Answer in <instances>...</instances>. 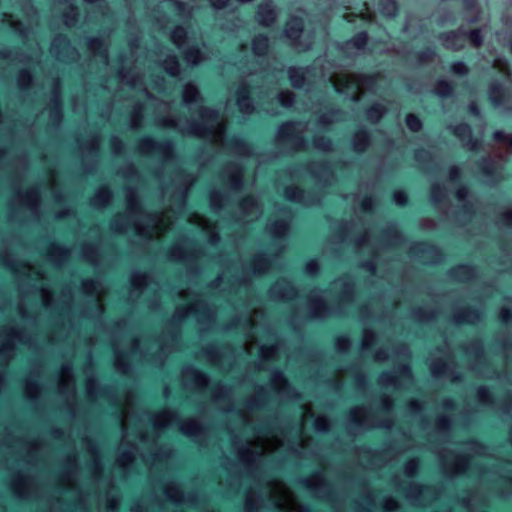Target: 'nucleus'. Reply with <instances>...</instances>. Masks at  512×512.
Here are the masks:
<instances>
[{
    "instance_id": "obj_52",
    "label": "nucleus",
    "mask_w": 512,
    "mask_h": 512,
    "mask_svg": "<svg viewBox=\"0 0 512 512\" xmlns=\"http://www.w3.org/2000/svg\"><path fill=\"white\" fill-rule=\"evenodd\" d=\"M229 189L233 192H241L245 187L243 170L239 165H235V172L228 177Z\"/></svg>"
},
{
    "instance_id": "obj_36",
    "label": "nucleus",
    "mask_w": 512,
    "mask_h": 512,
    "mask_svg": "<svg viewBox=\"0 0 512 512\" xmlns=\"http://www.w3.org/2000/svg\"><path fill=\"white\" fill-rule=\"evenodd\" d=\"M159 65L170 77L177 78L181 75V65L178 57L174 53H169L159 62Z\"/></svg>"
},
{
    "instance_id": "obj_59",
    "label": "nucleus",
    "mask_w": 512,
    "mask_h": 512,
    "mask_svg": "<svg viewBox=\"0 0 512 512\" xmlns=\"http://www.w3.org/2000/svg\"><path fill=\"white\" fill-rule=\"evenodd\" d=\"M110 146L112 154L116 157L123 156L126 153L125 142L115 134L110 137Z\"/></svg>"
},
{
    "instance_id": "obj_30",
    "label": "nucleus",
    "mask_w": 512,
    "mask_h": 512,
    "mask_svg": "<svg viewBox=\"0 0 512 512\" xmlns=\"http://www.w3.org/2000/svg\"><path fill=\"white\" fill-rule=\"evenodd\" d=\"M369 41V34L367 31H360L353 35L348 40L339 45V49L343 52H348L351 49L364 51Z\"/></svg>"
},
{
    "instance_id": "obj_5",
    "label": "nucleus",
    "mask_w": 512,
    "mask_h": 512,
    "mask_svg": "<svg viewBox=\"0 0 512 512\" xmlns=\"http://www.w3.org/2000/svg\"><path fill=\"white\" fill-rule=\"evenodd\" d=\"M15 202L19 206L27 208L33 220H40L42 216V196L38 188L23 190L18 185L15 187V199L9 202V220L12 222L17 220V212L13 209Z\"/></svg>"
},
{
    "instance_id": "obj_31",
    "label": "nucleus",
    "mask_w": 512,
    "mask_h": 512,
    "mask_svg": "<svg viewBox=\"0 0 512 512\" xmlns=\"http://www.w3.org/2000/svg\"><path fill=\"white\" fill-rule=\"evenodd\" d=\"M229 200V194L220 189H212L208 194L209 207L215 214L222 212Z\"/></svg>"
},
{
    "instance_id": "obj_55",
    "label": "nucleus",
    "mask_w": 512,
    "mask_h": 512,
    "mask_svg": "<svg viewBox=\"0 0 512 512\" xmlns=\"http://www.w3.org/2000/svg\"><path fill=\"white\" fill-rule=\"evenodd\" d=\"M276 100L283 108L290 109L295 105L296 96L292 91L285 89L277 94Z\"/></svg>"
},
{
    "instance_id": "obj_4",
    "label": "nucleus",
    "mask_w": 512,
    "mask_h": 512,
    "mask_svg": "<svg viewBox=\"0 0 512 512\" xmlns=\"http://www.w3.org/2000/svg\"><path fill=\"white\" fill-rule=\"evenodd\" d=\"M301 121L287 120L278 125L275 141L278 145H290L289 152H297L308 148V141L302 133Z\"/></svg>"
},
{
    "instance_id": "obj_15",
    "label": "nucleus",
    "mask_w": 512,
    "mask_h": 512,
    "mask_svg": "<svg viewBox=\"0 0 512 512\" xmlns=\"http://www.w3.org/2000/svg\"><path fill=\"white\" fill-rule=\"evenodd\" d=\"M200 257V251H189L183 243H176L167 252V259L171 262L194 264Z\"/></svg>"
},
{
    "instance_id": "obj_34",
    "label": "nucleus",
    "mask_w": 512,
    "mask_h": 512,
    "mask_svg": "<svg viewBox=\"0 0 512 512\" xmlns=\"http://www.w3.org/2000/svg\"><path fill=\"white\" fill-rule=\"evenodd\" d=\"M16 85L18 89L27 94L35 85V77L29 68L20 69L16 76Z\"/></svg>"
},
{
    "instance_id": "obj_19",
    "label": "nucleus",
    "mask_w": 512,
    "mask_h": 512,
    "mask_svg": "<svg viewBox=\"0 0 512 512\" xmlns=\"http://www.w3.org/2000/svg\"><path fill=\"white\" fill-rule=\"evenodd\" d=\"M278 18L277 10L271 1L261 3L256 10L255 19L259 26L272 27Z\"/></svg>"
},
{
    "instance_id": "obj_63",
    "label": "nucleus",
    "mask_w": 512,
    "mask_h": 512,
    "mask_svg": "<svg viewBox=\"0 0 512 512\" xmlns=\"http://www.w3.org/2000/svg\"><path fill=\"white\" fill-rule=\"evenodd\" d=\"M172 2L175 10L181 17L185 19L192 17V7L187 2L181 0H172Z\"/></svg>"
},
{
    "instance_id": "obj_24",
    "label": "nucleus",
    "mask_w": 512,
    "mask_h": 512,
    "mask_svg": "<svg viewBox=\"0 0 512 512\" xmlns=\"http://www.w3.org/2000/svg\"><path fill=\"white\" fill-rule=\"evenodd\" d=\"M437 39L442 42L447 50L458 52L464 49V44L461 42L463 39V28L440 32Z\"/></svg>"
},
{
    "instance_id": "obj_25",
    "label": "nucleus",
    "mask_w": 512,
    "mask_h": 512,
    "mask_svg": "<svg viewBox=\"0 0 512 512\" xmlns=\"http://www.w3.org/2000/svg\"><path fill=\"white\" fill-rule=\"evenodd\" d=\"M475 167L478 172L487 180L488 184H492L497 178L496 161L490 155L481 156L476 162Z\"/></svg>"
},
{
    "instance_id": "obj_35",
    "label": "nucleus",
    "mask_w": 512,
    "mask_h": 512,
    "mask_svg": "<svg viewBox=\"0 0 512 512\" xmlns=\"http://www.w3.org/2000/svg\"><path fill=\"white\" fill-rule=\"evenodd\" d=\"M488 98L492 105L500 108L505 103V88L504 85L496 80L493 81L488 87Z\"/></svg>"
},
{
    "instance_id": "obj_7",
    "label": "nucleus",
    "mask_w": 512,
    "mask_h": 512,
    "mask_svg": "<svg viewBox=\"0 0 512 512\" xmlns=\"http://www.w3.org/2000/svg\"><path fill=\"white\" fill-rule=\"evenodd\" d=\"M409 255L412 259L423 261L430 266L440 265L445 260L439 246L424 240L413 241L409 246Z\"/></svg>"
},
{
    "instance_id": "obj_48",
    "label": "nucleus",
    "mask_w": 512,
    "mask_h": 512,
    "mask_svg": "<svg viewBox=\"0 0 512 512\" xmlns=\"http://www.w3.org/2000/svg\"><path fill=\"white\" fill-rule=\"evenodd\" d=\"M144 121V105L141 102H137L131 111L129 118V128L131 130H139L142 128Z\"/></svg>"
},
{
    "instance_id": "obj_60",
    "label": "nucleus",
    "mask_w": 512,
    "mask_h": 512,
    "mask_svg": "<svg viewBox=\"0 0 512 512\" xmlns=\"http://www.w3.org/2000/svg\"><path fill=\"white\" fill-rule=\"evenodd\" d=\"M321 265L317 258H312L308 260L303 268V272L306 276L314 278L320 274Z\"/></svg>"
},
{
    "instance_id": "obj_33",
    "label": "nucleus",
    "mask_w": 512,
    "mask_h": 512,
    "mask_svg": "<svg viewBox=\"0 0 512 512\" xmlns=\"http://www.w3.org/2000/svg\"><path fill=\"white\" fill-rule=\"evenodd\" d=\"M180 51L182 53L184 61L192 67L199 66L206 60L205 53L197 45H191L186 48L184 47Z\"/></svg>"
},
{
    "instance_id": "obj_12",
    "label": "nucleus",
    "mask_w": 512,
    "mask_h": 512,
    "mask_svg": "<svg viewBox=\"0 0 512 512\" xmlns=\"http://www.w3.org/2000/svg\"><path fill=\"white\" fill-rule=\"evenodd\" d=\"M408 242L406 235L397 229L396 222L389 223L380 235V244L386 249H393L402 246Z\"/></svg>"
},
{
    "instance_id": "obj_17",
    "label": "nucleus",
    "mask_w": 512,
    "mask_h": 512,
    "mask_svg": "<svg viewBox=\"0 0 512 512\" xmlns=\"http://www.w3.org/2000/svg\"><path fill=\"white\" fill-rule=\"evenodd\" d=\"M236 105L239 111L244 115H252L256 111V105L251 91L246 83H242L235 92Z\"/></svg>"
},
{
    "instance_id": "obj_45",
    "label": "nucleus",
    "mask_w": 512,
    "mask_h": 512,
    "mask_svg": "<svg viewBox=\"0 0 512 512\" xmlns=\"http://www.w3.org/2000/svg\"><path fill=\"white\" fill-rule=\"evenodd\" d=\"M170 40L178 50H182L188 41V30L183 25L175 26L170 32Z\"/></svg>"
},
{
    "instance_id": "obj_42",
    "label": "nucleus",
    "mask_w": 512,
    "mask_h": 512,
    "mask_svg": "<svg viewBox=\"0 0 512 512\" xmlns=\"http://www.w3.org/2000/svg\"><path fill=\"white\" fill-rule=\"evenodd\" d=\"M64 122V108H49L48 127L52 132H59Z\"/></svg>"
},
{
    "instance_id": "obj_50",
    "label": "nucleus",
    "mask_w": 512,
    "mask_h": 512,
    "mask_svg": "<svg viewBox=\"0 0 512 512\" xmlns=\"http://www.w3.org/2000/svg\"><path fill=\"white\" fill-rule=\"evenodd\" d=\"M239 209L244 216H250L254 212H260L261 205L255 197L245 196L239 202Z\"/></svg>"
},
{
    "instance_id": "obj_64",
    "label": "nucleus",
    "mask_w": 512,
    "mask_h": 512,
    "mask_svg": "<svg viewBox=\"0 0 512 512\" xmlns=\"http://www.w3.org/2000/svg\"><path fill=\"white\" fill-rule=\"evenodd\" d=\"M462 205L458 211V215H463L467 220H470L475 215V206L471 200L461 202Z\"/></svg>"
},
{
    "instance_id": "obj_58",
    "label": "nucleus",
    "mask_w": 512,
    "mask_h": 512,
    "mask_svg": "<svg viewBox=\"0 0 512 512\" xmlns=\"http://www.w3.org/2000/svg\"><path fill=\"white\" fill-rule=\"evenodd\" d=\"M436 57L437 53L433 47H427L416 53V61L419 66L432 62Z\"/></svg>"
},
{
    "instance_id": "obj_39",
    "label": "nucleus",
    "mask_w": 512,
    "mask_h": 512,
    "mask_svg": "<svg viewBox=\"0 0 512 512\" xmlns=\"http://www.w3.org/2000/svg\"><path fill=\"white\" fill-rule=\"evenodd\" d=\"M270 48V39L266 34L259 33L252 40V52L257 57H265Z\"/></svg>"
},
{
    "instance_id": "obj_2",
    "label": "nucleus",
    "mask_w": 512,
    "mask_h": 512,
    "mask_svg": "<svg viewBox=\"0 0 512 512\" xmlns=\"http://www.w3.org/2000/svg\"><path fill=\"white\" fill-rule=\"evenodd\" d=\"M199 119L187 118L185 125L180 126L179 119L173 116H165L159 120V125L165 128L178 130L183 135L201 139H211L215 135L214 124L220 118L217 108L200 105L198 109Z\"/></svg>"
},
{
    "instance_id": "obj_41",
    "label": "nucleus",
    "mask_w": 512,
    "mask_h": 512,
    "mask_svg": "<svg viewBox=\"0 0 512 512\" xmlns=\"http://www.w3.org/2000/svg\"><path fill=\"white\" fill-rule=\"evenodd\" d=\"M430 203L434 207L442 205L448 198L446 187L438 182L433 183L430 187Z\"/></svg>"
},
{
    "instance_id": "obj_51",
    "label": "nucleus",
    "mask_w": 512,
    "mask_h": 512,
    "mask_svg": "<svg viewBox=\"0 0 512 512\" xmlns=\"http://www.w3.org/2000/svg\"><path fill=\"white\" fill-rule=\"evenodd\" d=\"M49 108H64L62 99V84L59 78L53 81L49 103Z\"/></svg>"
},
{
    "instance_id": "obj_27",
    "label": "nucleus",
    "mask_w": 512,
    "mask_h": 512,
    "mask_svg": "<svg viewBox=\"0 0 512 512\" xmlns=\"http://www.w3.org/2000/svg\"><path fill=\"white\" fill-rule=\"evenodd\" d=\"M309 66H290L287 69V77L291 86L296 90L303 89L307 84V73Z\"/></svg>"
},
{
    "instance_id": "obj_26",
    "label": "nucleus",
    "mask_w": 512,
    "mask_h": 512,
    "mask_svg": "<svg viewBox=\"0 0 512 512\" xmlns=\"http://www.w3.org/2000/svg\"><path fill=\"white\" fill-rule=\"evenodd\" d=\"M79 258L93 266H98L102 258L100 243H83L80 247Z\"/></svg>"
},
{
    "instance_id": "obj_6",
    "label": "nucleus",
    "mask_w": 512,
    "mask_h": 512,
    "mask_svg": "<svg viewBox=\"0 0 512 512\" xmlns=\"http://www.w3.org/2000/svg\"><path fill=\"white\" fill-rule=\"evenodd\" d=\"M137 151L142 155L159 153L166 164L174 163L178 160L175 144L170 139L159 141L151 136H144L137 143Z\"/></svg>"
},
{
    "instance_id": "obj_54",
    "label": "nucleus",
    "mask_w": 512,
    "mask_h": 512,
    "mask_svg": "<svg viewBox=\"0 0 512 512\" xmlns=\"http://www.w3.org/2000/svg\"><path fill=\"white\" fill-rule=\"evenodd\" d=\"M414 160L421 166L427 167L434 163L432 152L425 148H417L414 151Z\"/></svg>"
},
{
    "instance_id": "obj_1",
    "label": "nucleus",
    "mask_w": 512,
    "mask_h": 512,
    "mask_svg": "<svg viewBox=\"0 0 512 512\" xmlns=\"http://www.w3.org/2000/svg\"><path fill=\"white\" fill-rule=\"evenodd\" d=\"M182 292H190L196 295H216V294H227V295H236V294H256V293H265V294H290L297 295L300 292L305 293H322V294H351L355 295V290H0V294L2 295V299L7 298V296L13 294H43V293H51V294H87V295H101V294H143L147 293L153 298V308H154V326H153V338H160V330H159V307H160V295H173L180 294Z\"/></svg>"
},
{
    "instance_id": "obj_13",
    "label": "nucleus",
    "mask_w": 512,
    "mask_h": 512,
    "mask_svg": "<svg viewBox=\"0 0 512 512\" xmlns=\"http://www.w3.org/2000/svg\"><path fill=\"white\" fill-rule=\"evenodd\" d=\"M130 227H133L139 236H144L147 233L140 221L126 218L125 214L117 215L109 223V230L116 235L126 234Z\"/></svg>"
},
{
    "instance_id": "obj_9",
    "label": "nucleus",
    "mask_w": 512,
    "mask_h": 512,
    "mask_svg": "<svg viewBox=\"0 0 512 512\" xmlns=\"http://www.w3.org/2000/svg\"><path fill=\"white\" fill-rule=\"evenodd\" d=\"M284 197L289 202L307 207H320L323 204V198L318 193L293 185L285 187Z\"/></svg>"
},
{
    "instance_id": "obj_44",
    "label": "nucleus",
    "mask_w": 512,
    "mask_h": 512,
    "mask_svg": "<svg viewBox=\"0 0 512 512\" xmlns=\"http://www.w3.org/2000/svg\"><path fill=\"white\" fill-rule=\"evenodd\" d=\"M378 11L384 18L394 19L399 13L397 0H378Z\"/></svg>"
},
{
    "instance_id": "obj_57",
    "label": "nucleus",
    "mask_w": 512,
    "mask_h": 512,
    "mask_svg": "<svg viewBox=\"0 0 512 512\" xmlns=\"http://www.w3.org/2000/svg\"><path fill=\"white\" fill-rule=\"evenodd\" d=\"M468 38L471 45L475 48H480L483 45L484 37L481 29L476 28L472 30L463 29V38Z\"/></svg>"
},
{
    "instance_id": "obj_14",
    "label": "nucleus",
    "mask_w": 512,
    "mask_h": 512,
    "mask_svg": "<svg viewBox=\"0 0 512 512\" xmlns=\"http://www.w3.org/2000/svg\"><path fill=\"white\" fill-rule=\"evenodd\" d=\"M305 170L318 183L327 185L329 179L334 175L332 164L327 160L310 162L305 165Z\"/></svg>"
},
{
    "instance_id": "obj_37",
    "label": "nucleus",
    "mask_w": 512,
    "mask_h": 512,
    "mask_svg": "<svg viewBox=\"0 0 512 512\" xmlns=\"http://www.w3.org/2000/svg\"><path fill=\"white\" fill-rule=\"evenodd\" d=\"M356 223L354 220L341 219L336 222L335 238L337 243H348L349 234L355 228Z\"/></svg>"
},
{
    "instance_id": "obj_32",
    "label": "nucleus",
    "mask_w": 512,
    "mask_h": 512,
    "mask_svg": "<svg viewBox=\"0 0 512 512\" xmlns=\"http://www.w3.org/2000/svg\"><path fill=\"white\" fill-rule=\"evenodd\" d=\"M79 149L86 154L88 158H99L101 153V138L99 133H94L91 138L84 142L77 140Z\"/></svg>"
},
{
    "instance_id": "obj_62",
    "label": "nucleus",
    "mask_w": 512,
    "mask_h": 512,
    "mask_svg": "<svg viewBox=\"0 0 512 512\" xmlns=\"http://www.w3.org/2000/svg\"><path fill=\"white\" fill-rule=\"evenodd\" d=\"M81 164L85 175H95L99 170V158L83 159Z\"/></svg>"
},
{
    "instance_id": "obj_11",
    "label": "nucleus",
    "mask_w": 512,
    "mask_h": 512,
    "mask_svg": "<svg viewBox=\"0 0 512 512\" xmlns=\"http://www.w3.org/2000/svg\"><path fill=\"white\" fill-rule=\"evenodd\" d=\"M449 131L460 140L462 146L471 152H477L481 143L473 136V130L470 124L461 122L448 127Z\"/></svg>"
},
{
    "instance_id": "obj_53",
    "label": "nucleus",
    "mask_w": 512,
    "mask_h": 512,
    "mask_svg": "<svg viewBox=\"0 0 512 512\" xmlns=\"http://www.w3.org/2000/svg\"><path fill=\"white\" fill-rule=\"evenodd\" d=\"M313 148L323 153H331L334 151V142L330 137L325 135H315L312 139Z\"/></svg>"
},
{
    "instance_id": "obj_47",
    "label": "nucleus",
    "mask_w": 512,
    "mask_h": 512,
    "mask_svg": "<svg viewBox=\"0 0 512 512\" xmlns=\"http://www.w3.org/2000/svg\"><path fill=\"white\" fill-rule=\"evenodd\" d=\"M344 112L340 108H330L318 118V124L321 127H328L336 122H340Z\"/></svg>"
},
{
    "instance_id": "obj_21",
    "label": "nucleus",
    "mask_w": 512,
    "mask_h": 512,
    "mask_svg": "<svg viewBox=\"0 0 512 512\" xmlns=\"http://www.w3.org/2000/svg\"><path fill=\"white\" fill-rule=\"evenodd\" d=\"M476 275V267L470 263L457 264L451 267L447 272L448 278L458 283H468L472 281Z\"/></svg>"
},
{
    "instance_id": "obj_56",
    "label": "nucleus",
    "mask_w": 512,
    "mask_h": 512,
    "mask_svg": "<svg viewBox=\"0 0 512 512\" xmlns=\"http://www.w3.org/2000/svg\"><path fill=\"white\" fill-rule=\"evenodd\" d=\"M0 59L2 60H11L16 59L19 62L26 63L30 60V57L27 53L18 51L15 55L11 48L5 47L0 49Z\"/></svg>"
},
{
    "instance_id": "obj_8",
    "label": "nucleus",
    "mask_w": 512,
    "mask_h": 512,
    "mask_svg": "<svg viewBox=\"0 0 512 512\" xmlns=\"http://www.w3.org/2000/svg\"><path fill=\"white\" fill-rule=\"evenodd\" d=\"M49 51L51 55L63 63H78L80 60V52L74 46L67 35L57 34L50 43Z\"/></svg>"
},
{
    "instance_id": "obj_49",
    "label": "nucleus",
    "mask_w": 512,
    "mask_h": 512,
    "mask_svg": "<svg viewBox=\"0 0 512 512\" xmlns=\"http://www.w3.org/2000/svg\"><path fill=\"white\" fill-rule=\"evenodd\" d=\"M62 23L66 28H74L80 21V12L76 4H71L61 15Z\"/></svg>"
},
{
    "instance_id": "obj_43",
    "label": "nucleus",
    "mask_w": 512,
    "mask_h": 512,
    "mask_svg": "<svg viewBox=\"0 0 512 512\" xmlns=\"http://www.w3.org/2000/svg\"><path fill=\"white\" fill-rule=\"evenodd\" d=\"M119 60H120V63H121V66L117 70V76H118L119 80L122 83L128 85L129 87L134 88L136 86V83H137V76H136V74L130 68H127V67L124 66V62H125V56L124 55H121L119 57Z\"/></svg>"
},
{
    "instance_id": "obj_61",
    "label": "nucleus",
    "mask_w": 512,
    "mask_h": 512,
    "mask_svg": "<svg viewBox=\"0 0 512 512\" xmlns=\"http://www.w3.org/2000/svg\"><path fill=\"white\" fill-rule=\"evenodd\" d=\"M405 123H406L407 128L413 133H418L423 128L422 120L417 115H415L413 113H409L406 115Z\"/></svg>"
},
{
    "instance_id": "obj_29",
    "label": "nucleus",
    "mask_w": 512,
    "mask_h": 512,
    "mask_svg": "<svg viewBox=\"0 0 512 512\" xmlns=\"http://www.w3.org/2000/svg\"><path fill=\"white\" fill-rule=\"evenodd\" d=\"M183 104L189 108L196 104H202L204 98L200 89L194 82H188L183 86L182 91Z\"/></svg>"
},
{
    "instance_id": "obj_38",
    "label": "nucleus",
    "mask_w": 512,
    "mask_h": 512,
    "mask_svg": "<svg viewBox=\"0 0 512 512\" xmlns=\"http://www.w3.org/2000/svg\"><path fill=\"white\" fill-rule=\"evenodd\" d=\"M387 108L379 102H375L365 110V119L371 124H378L387 114Z\"/></svg>"
},
{
    "instance_id": "obj_3",
    "label": "nucleus",
    "mask_w": 512,
    "mask_h": 512,
    "mask_svg": "<svg viewBox=\"0 0 512 512\" xmlns=\"http://www.w3.org/2000/svg\"><path fill=\"white\" fill-rule=\"evenodd\" d=\"M290 230L291 222L289 219H277L267 224L265 231L273 239V245L278 247V253L275 255H271L266 251L255 253L246 265L247 271L254 276L266 275L270 271L274 257L284 252V243L289 237Z\"/></svg>"
},
{
    "instance_id": "obj_28",
    "label": "nucleus",
    "mask_w": 512,
    "mask_h": 512,
    "mask_svg": "<svg viewBox=\"0 0 512 512\" xmlns=\"http://www.w3.org/2000/svg\"><path fill=\"white\" fill-rule=\"evenodd\" d=\"M229 148L232 152L240 157L250 158L254 156V147L242 136L234 135L228 141Z\"/></svg>"
},
{
    "instance_id": "obj_18",
    "label": "nucleus",
    "mask_w": 512,
    "mask_h": 512,
    "mask_svg": "<svg viewBox=\"0 0 512 512\" xmlns=\"http://www.w3.org/2000/svg\"><path fill=\"white\" fill-rule=\"evenodd\" d=\"M125 201L127 204L126 218L139 221V218L144 214V208L135 187L129 186L125 189Z\"/></svg>"
},
{
    "instance_id": "obj_10",
    "label": "nucleus",
    "mask_w": 512,
    "mask_h": 512,
    "mask_svg": "<svg viewBox=\"0 0 512 512\" xmlns=\"http://www.w3.org/2000/svg\"><path fill=\"white\" fill-rule=\"evenodd\" d=\"M45 240L48 241V247L45 252V259L55 268H63L70 260L72 250L69 246L61 244L47 236Z\"/></svg>"
},
{
    "instance_id": "obj_23",
    "label": "nucleus",
    "mask_w": 512,
    "mask_h": 512,
    "mask_svg": "<svg viewBox=\"0 0 512 512\" xmlns=\"http://www.w3.org/2000/svg\"><path fill=\"white\" fill-rule=\"evenodd\" d=\"M86 46L91 54L95 58H98L103 64L107 65L109 63V45L103 38L99 36H89L86 38Z\"/></svg>"
},
{
    "instance_id": "obj_16",
    "label": "nucleus",
    "mask_w": 512,
    "mask_h": 512,
    "mask_svg": "<svg viewBox=\"0 0 512 512\" xmlns=\"http://www.w3.org/2000/svg\"><path fill=\"white\" fill-rule=\"evenodd\" d=\"M371 132L364 126L355 130L351 136L350 146L354 153L362 155L372 146Z\"/></svg>"
},
{
    "instance_id": "obj_22",
    "label": "nucleus",
    "mask_w": 512,
    "mask_h": 512,
    "mask_svg": "<svg viewBox=\"0 0 512 512\" xmlns=\"http://www.w3.org/2000/svg\"><path fill=\"white\" fill-rule=\"evenodd\" d=\"M303 32V19L296 15L290 16L283 30L284 37L289 39L294 46H299Z\"/></svg>"
},
{
    "instance_id": "obj_46",
    "label": "nucleus",
    "mask_w": 512,
    "mask_h": 512,
    "mask_svg": "<svg viewBox=\"0 0 512 512\" xmlns=\"http://www.w3.org/2000/svg\"><path fill=\"white\" fill-rule=\"evenodd\" d=\"M433 94L442 99L451 98L455 95L454 87L449 80L441 78L435 82Z\"/></svg>"
},
{
    "instance_id": "obj_40",
    "label": "nucleus",
    "mask_w": 512,
    "mask_h": 512,
    "mask_svg": "<svg viewBox=\"0 0 512 512\" xmlns=\"http://www.w3.org/2000/svg\"><path fill=\"white\" fill-rule=\"evenodd\" d=\"M464 11L470 14L469 17H465V20L469 24H476L481 18V9L477 0H461Z\"/></svg>"
},
{
    "instance_id": "obj_20",
    "label": "nucleus",
    "mask_w": 512,
    "mask_h": 512,
    "mask_svg": "<svg viewBox=\"0 0 512 512\" xmlns=\"http://www.w3.org/2000/svg\"><path fill=\"white\" fill-rule=\"evenodd\" d=\"M114 199V193L108 185H103L96 189L94 194L89 198V206L96 210L102 211L106 209Z\"/></svg>"
}]
</instances>
